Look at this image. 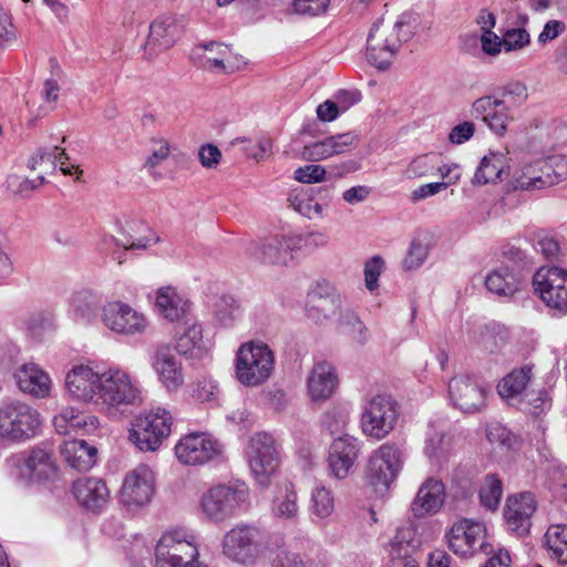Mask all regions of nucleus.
Returning <instances> with one entry per match:
<instances>
[{"instance_id": "5", "label": "nucleus", "mask_w": 567, "mask_h": 567, "mask_svg": "<svg viewBox=\"0 0 567 567\" xmlns=\"http://www.w3.org/2000/svg\"><path fill=\"white\" fill-rule=\"evenodd\" d=\"M249 498L245 483L219 484L209 488L200 498L203 513L212 520L224 522Z\"/></svg>"}, {"instance_id": "26", "label": "nucleus", "mask_w": 567, "mask_h": 567, "mask_svg": "<svg viewBox=\"0 0 567 567\" xmlns=\"http://www.w3.org/2000/svg\"><path fill=\"white\" fill-rule=\"evenodd\" d=\"M72 493L79 504L90 511H100L109 501L106 483L96 477H81L72 485Z\"/></svg>"}, {"instance_id": "60", "label": "nucleus", "mask_w": 567, "mask_h": 567, "mask_svg": "<svg viewBox=\"0 0 567 567\" xmlns=\"http://www.w3.org/2000/svg\"><path fill=\"white\" fill-rule=\"evenodd\" d=\"M426 256V246L417 239L412 240L409 252L403 261L404 268L410 270L420 267L425 260Z\"/></svg>"}, {"instance_id": "15", "label": "nucleus", "mask_w": 567, "mask_h": 567, "mask_svg": "<svg viewBox=\"0 0 567 567\" xmlns=\"http://www.w3.org/2000/svg\"><path fill=\"white\" fill-rule=\"evenodd\" d=\"M260 532L256 527L239 525L224 535L223 554L233 561L247 564L259 553Z\"/></svg>"}, {"instance_id": "40", "label": "nucleus", "mask_w": 567, "mask_h": 567, "mask_svg": "<svg viewBox=\"0 0 567 567\" xmlns=\"http://www.w3.org/2000/svg\"><path fill=\"white\" fill-rule=\"evenodd\" d=\"M544 546L550 559L567 565V524L550 525L544 535Z\"/></svg>"}, {"instance_id": "43", "label": "nucleus", "mask_w": 567, "mask_h": 567, "mask_svg": "<svg viewBox=\"0 0 567 567\" xmlns=\"http://www.w3.org/2000/svg\"><path fill=\"white\" fill-rule=\"evenodd\" d=\"M99 303L100 300L95 293L90 289H81L72 295L70 311L74 319L89 321L94 316Z\"/></svg>"}, {"instance_id": "7", "label": "nucleus", "mask_w": 567, "mask_h": 567, "mask_svg": "<svg viewBox=\"0 0 567 567\" xmlns=\"http://www.w3.org/2000/svg\"><path fill=\"white\" fill-rule=\"evenodd\" d=\"M246 456L258 484L267 486L279 467V452L275 439L265 432L255 433L247 445Z\"/></svg>"}, {"instance_id": "9", "label": "nucleus", "mask_w": 567, "mask_h": 567, "mask_svg": "<svg viewBox=\"0 0 567 567\" xmlns=\"http://www.w3.org/2000/svg\"><path fill=\"white\" fill-rule=\"evenodd\" d=\"M177 460L185 465L200 466L218 461L224 455V445L210 434L193 432L184 435L175 445Z\"/></svg>"}, {"instance_id": "49", "label": "nucleus", "mask_w": 567, "mask_h": 567, "mask_svg": "<svg viewBox=\"0 0 567 567\" xmlns=\"http://www.w3.org/2000/svg\"><path fill=\"white\" fill-rule=\"evenodd\" d=\"M312 514L320 518L329 517L334 509V498L332 492L324 486H317L311 493Z\"/></svg>"}, {"instance_id": "38", "label": "nucleus", "mask_w": 567, "mask_h": 567, "mask_svg": "<svg viewBox=\"0 0 567 567\" xmlns=\"http://www.w3.org/2000/svg\"><path fill=\"white\" fill-rule=\"evenodd\" d=\"M523 174L533 177L567 176V156L555 154L542 157L524 166Z\"/></svg>"}, {"instance_id": "33", "label": "nucleus", "mask_w": 567, "mask_h": 567, "mask_svg": "<svg viewBox=\"0 0 567 567\" xmlns=\"http://www.w3.org/2000/svg\"><path fill=\"white\" fill-rule=\"evenodd\" d=\"M14 378L19 389L35 398H45L50 393L51 380L49 375L35 364H23Z\"/></svg>"}, {"instance_id": "51", "label": "nucleus", "mask_w": 567, "mask_h": 567, "mask_svg": "<svg viewBox=\"0 0 567 567\" xmlns=\"http://www.w3.org/2000/svg\"><path fill=\"white\" fill-rule=\"evenodd\" d=\"M340 327L344 333L351 334L359 342L367 340V328L362 321L351 311L340 316Z\"/></svg>"}, {"instance_id": "22", "label": "nucleus", "mask_w": 567, "mask_h": 567, "mask_svg": "<svg viewBox=\"0 0 567 567\" xmlns=\"http://www.w3.org/2000/svg\"><path fill=\"white\" fill-rule=\"evenodd\" d=\"M340 307L339 295L327 282L318 284L307 296L306 312L316 322L333 318L339 312Z\"/></svg>"}, {"instance_id": "64", "label": "nucleus", "mask_w": 567, "mask_h": 567, "mask_svg": "<svg viewBox=\"0 0 567 567\" xmlns=\"http://www.w3.org/2000/svg\"><path fill=\"white\" fill-rule=\"evenodd\" d=\"M567 30L566 23L561 20H549L545 23L543 31L538 34L537 42L546 44Z\"/></svg>"}, {"instance_id": "1", "label": "nucleus", "mask_w": 567, "mask_h": 567, "mask_svg": "<svg viewBox=\"0 0 567 567\" xmlns=\"http://www.w3.org/2000/svg\"><path fill=\"white\" fill-rule=\"evenodd\" d=\"M40 412L28 403L14 401L0 406V440L24 443L34 439L41 430Z\"/></svg>"}, {"instance_id": "11", "label": "nucleus", "mask_w": 567, "mask_h": 567, "mask_svg": "<svg viewBox=\"0 0 567 567\" xmlns=\"http://www.w3.org/2000/svg\"><path fill=\"white\" fill-rule=\"evenodd\" d=\"M140 400V390L125 371L110 369L102 373L100 391L95 401L96 405L117 408L135 404Z\"/></svg>"}, {"instance_id": "44", "label": "nucleus", "mask_w": 567, "mask_h": 567, "mask_svg": "<svg viewBox=\"0 0 567 567\" xmlns=\"http://www.w3.org/2000/svg\"><path fill=\"white\" fill-rule=\"evenodd\" d=\"M502 175H509L507 156L499 152H489L481 159L474 177H502Z\"/></svg>"}, {"instance_id": "30", "label": "nucleus", "mask_w": 567, "mask_h": 567, "mask_svg": "<svg viewBox=\"0 0 567 567\" xmlns=\"http://www.w3.org/2000/svg\"><path fill=\"white\" fill-rule=\"evenodd\" d=\"M338 385L334 368L327 361L313 365L308 378V393L312 401L329 399Z\"/></svg>"}, {"instance_id": "37", "label": "nucleus", "mask_w": 567, "mask_h": 567, "mask_svg": "<svg viewBox=\"0 0 567 567\" xmlns=\"http://www.w3.org/2000/svg\"><path fill=\"white\" fill-rule=\"evenodd\" d=\"M175 349L184 357H200L206 350L202 326L198 323L178 326L175 331Z\"/></svg>"}, {"instance_id": "52", "label": "nucleus", "mask_w": 567, "mask_h": 567, "mask_svg": "<svg viewBox=\"0 0 567 567\" xmlns=\"http://www.w3.org/2000/svg\"><path fill=\"white\" fill-rule=\"evenodd\" d=\"M501 96L513 105H522L528 99V90L524 82L512 80L501 87Z\"/></svg>"}, {"instance_id": "21", "label": "nucleus", "mask_w": 567, "mask_h": 567, "mask_svg": "<svg viewBox=\"0 0 567 567\" xmlns=\"http://www.w3.org/2000/svg\"><path fill=\"white\" fill-rule=\"evenodd\" d=\"M537 508L533 493L524 492L508 496L504 508V518L509 529L525 535L532 526L530 518Z\"/></svg>"}, {"instance_id": "14", "label": "nucleus", "mask_w": 567, "mask_h": 567, "mask_svg": "<svg viewBox=\"0 0 567 567\" xmlns=\"http://www.w3.org/2000/svg\"><path fill=\"white\" fill-rule=\"evenodd\" d=\"M155 493V474L146 464H140L130 471L123 481L120 501L127 508L147 505Z\"/></svg>"}, {"instance_id": "28", "label": "nucleus", "mask_w": 567, "mask_h": 567, "mask_svg": "<svg viewBox=\"0 0 567 567\" xmlns=\"http://www.w3.org/2000/svg\"><path fill=\"white\" fill-rule=\"evenodd\" d=\"M53 425L56 432L63 435L71 432L91 434L99 429L100 422L95 415L85 414L72 406H65L53 417Z\"/></svg>"}, {"instance_id": "32", "label": "nucleus", "mask_w": 567, "mask_h": 567, "mask_svg": "<svg viewBox=\"0 0 567 567\" xmlns=\"http://www.w3.org/2000/svg\"><path fill=\"white\" fill-rule=\"evenodd\" d=\"M535 365L526 363L513 369L497 384L498 394L508 403L519 399L533 380Z\"/></svg>"}, {"instance_id": "23", "label": "nucleus", "mask_w": 567, "mask_h": 567, "mask_svg": "<svg viewBox=\"0 0 567 567\" xmlns=\"http://www.w3.org/2000/svg\"><path fill=\"white\" fill-rule=\"evenodd\" d=\"M28 167L31 171L39 169L38 177H44L45 174H54L55 169L63 175H76L78 177L83 174L79 165L70 162L65 150L54 146L52 150H38L29 159Z\"/></svg>"}, {"instance_id": "50", "label": "nucleus", "mask_w": 567, "mask_h": 567, "mask_svg": "<svg viewBox=\"0 0 567 567\" xmlns=\"http://www.w3.org/2000/svg\"><path fill=\"white\" fill-rule=\"evenodd\" d=\"M237 143L243 144L240 150L246 154V156L256 161L266 158L271 152V141L269 138H259L256 141L249 138H237L233 142V145Z\"/></svg>"}, {"instance_id": "58", "label": "nucleus", "mask_w": 567, "mask_h": 567, "mask_svg": "<svg viewBox=\"0 0 567 567\" xmlns=\"http://www.w3.org/2000/svg\"><path fill=\"white\" fill-rule=\"evenodd\" d=\"M292 240L297 246V251L305 250L307 252H310L319 247H323L328 244V237L322 233L292 235Z\"/></svg>"}, {"instance_id": "20", "label": "nucleus", "mask_w": 567, "mask_h": 567, "mask_svg": "<svg viewBox=\"0 0 567 567\" xmlns=\"http://www.w3.org/2000/svg\"><path fill=\"white\" fill-rule=\"evenodd\" d=\"M297 246L292 235L275 234L265 237L251 247L250 254L260 262L270 265H288L295 257Z\"/></svg>"}, {"instance_id": "6", "label": "nucleus", "mask_w": 567, "mask_h": 567, "mask_svg": "<svg viewBox=\"0 0 567 567\" xmlns=\"http://www.w3.org/2000/svg\"><path fill=\"white\" fill-rule=\"evenodd\" d=\"M398 419V402L391 395L377 394L365 404L360 423L364 435L380 441L393 431Z\"/></svg>"}, {"instance_id": "13", "label": "nucleus", "mask_w": 567, "mask_h": 567, "mask_svg": "<svg viewBox=\"0 0 567 567\" xmlns=\"http://www.w3.org/2000/svg\"><path fill=\"white\" fill-rule=\"evenodd\" d=\"M447 391L453 405L463 413H477L487 405L488 389L468 374L453 377L449 382Z\"/></svg>"}, {"instance_id": "16", "label": "nucleus", "mask_w": 567, "mask_h": 567, "mask_svg": "<svg viewBox=\"0 0 567 567\" xmlns=\"http://www.w3.org/2000/svg\"><path fill=\"white\" fill-rule=\"evenodd\" d=\"M103 322L110 330L126 336L143 333L148 326L143 313L121 301L104 306Z\"/></svg>"}, {"instance_id": "10", "label": "nucleus", "mask_w": 567, "mask_h": 567, "mask_svg": "<svg viewBox=\"0 0 567 567\" xmlns=\"http://www.w3.org/2000/svg\"><path fill=\"white\" fill-rule=\"evenodd\" d=\"M487 529L484 523L468 518L455 522L445 533L449 548L460 557H472L478 550L487 553Z\"/></svg>"}, {"instance_id": "39", "label": "nucleus", "mask_w": 567, "mask_h": 567, "mask_svg": "<svg viewBox=\"0 0 567 567\" xmlns=\"http://www.w3.org/2000/svg\"><path fill=\"white\" fill-rule=\"evenodd\" d=\"M156 307L169 321H178L185 316L188 302L174 288L166 287L157 291Z\"/></svg>"}, {"instance_id": "31", "label": "nucleus", "mask_w": 567, "mask_h": 567, "mask_svg": "<svg viewBox=\"0 0 567 567\" xmlns=\"http://www.w3.org/2000/svg\"><path fill=\"white\" fill-rule=\"evenodd\" d=\"M154 368L168 390H175L184 383L182 364L168 346H162L156 350Z\"/></svg>"}, {"instance_id": "17", "label": "nucleus", "mask_w": 567, "mask_h": 567, "mask_svg": "<svg viewBox=\"0 0 567 567\" xmlns=\"http://www.w3.org/2000/svg\"><path fill=\"white\" fill-rule=\"evenodd\" d=\"M400 42L394 29L389 31L378 21L372 25L367 39V59L375 68L385 70L392 63Z\"/></svg>"}, {"instance_id": "19", "label": "nucleus", "mask_w": 567, "mask_h": 567, "mask_svg": "<svg viewBox=\"0 0 567 567\" xmlns=\"http://www.w3.org/2000/svg\"><path fill=\"white\" fill-rule=\"evenodd\" d=\"M360 449L359 440L351 435L344 434L334 439L328 453L330 474L338 480L348 477L359 457Z\"/></svg>"}, {"instance_id": "53", "label": "nucleus", "mask_w": 567, "mask_h": 567, "mask_svg": "<svg viewBox=\"0 0 567 567\" xmlns=\"http://www.w3.org/2000/svg\"><path fill=\"white\" fill-rule=\"evenodd\" d=\"M486 437L489 443L505 447H512L516 443V436L499 423H492L487 426Z\"/></svg>"}, {"instance_id": "18", "label": "nucleus", "mask_w": 567, "mask_h": 567, "mask_svg": "<svg viewBox=\"0 0 567 567\" xmlns=\"http://www.w3.org/2000/svg\"><path fill=\"white\" fill-rule=\"evenodd\" d=\"M184 33V24L173 16H161L150 24L145 50L158 55L173 48Z\"/></svg>"}, {"instance_id": "56", "label": "nucleus", "mask_w": 567, "mask_h": 567, "mask_svg": "<svg viewBox=\"0 0 567 567\" xmlns=\"http://www.w3.org/2000/svg\"><path fill=\"white\" fill-rule=\"evenodd\" d=\"M151 142L153 144V150L151 155H148V157L145 161V166L156 167L168 158V156L172 153V147L169 142L164 137H153Z\"/></svg>"}, {"instance_id": "2", "label": "nucleus", "mask_w": 567, "mask_h": 567, "mask_svg": "<svg viewBox=\"0 0 567 567\" xmlns=\"http://www.w3.org/2000/svg\"><path fill=\"white\" fill-rule=\"evenodd\" d=\"M173 416L163 408L138 414L132 422L128 441L142 452H155L172 432Z\"/></svg>"}, {"instance_id": "34", "label": "nucleus", "mask_w": 567, "mask_h": 567, "mask_svg": "<svg viewBox=\"0 0 567 567\" xmlns=\"http://www.w3.org/2000/svg\"><path fill=\"white\" fill-rule=\"evenodd\" d=\"M422 540L417 529L411 523H405L396 528V533L390 540L389 554L393 559H413L412 555L421 547Z\"/></svg>"}, {"instance_id": "54", "label": "nucleus", "mask_w": 567, "mask_h": 567, "mask_svg": "<svg viewBox=\"0 0 567 567\" xmlns=\"http://www.w3.org/2000/svg\"><path fill=\"white\" fill-rule=\"evenodd\" d=\"M529 33L522 28L507 30L503 38L502 43L506 52L520 50L529 44Z\"/></svg>"}, {"instance_id": "62", "label": "nucleus", "mask_w": 567, "mask_h": 567, "mask_svg": "<svg viewBox=\"0 0 567 567\" xmlns=\"http://www.w3.org/2000/svg\"><path fill=\"white\" fill-rule=\"evenodd\" d=\"M220 159L221 152L216 145L206 143L199 147L198 161L203 167L214 168L220 163Z\"/></svg>"}, {"instance_id": "24", "label": "nucleus", "mask_w": 567, "mask_h": 567, "mask_svg": "<svg viewBox=\"0 0 567 567\" xmlns=\"http://www.w3.org/2000/svg\"><path fill=\"white\" fill-rule=\"evenodd\" d=\"M102 374L91 367L80 364L73 367L65 377V385L70 394L80 401L95 404Z\"/></svg>"}, {"instance_id": "46", "label": "nucleus", "mask_w": 567, "mask_h": 567, "mask_svg": "<svg viewBox=\"0 0 567 567\" xmlns=\"http://www.w3.org/2000/svg\"><path fill=\"white\" fill-rule=\"evenodd\" d=\"M19 466H23L30 475L41 476L52 467L51 455L41 447H33L28 455L18 458Z\"/></svg>"}, {"instance_id": "8", "label": "nucleus", "mask_w": 567, "mask_h": 567, "mask_svg": "<svg viewBox=\"0 0 567 567\" xmlns=\"http://www.w3.org/2000/svg\"><path fill=\"white\" fill-rule=\"evenodd\" d=\"M402 451L386 442L372 452L367 465V480L375 491H388L402 468Z\"/></svg>"}, {"instance_id": "48", "label": "nucleus", "mask_w": 567, "mask_h": 567, "mask_svg": "<svg viewBox=\"0 0 567 567\" xmlns=\"http://www.w3.org/2000/svg\"><path fill=\"white\" fill-rule=\"evenodd\" d=\"M45 179H6L0 189L6 196L12 198H24L32 192L39 189Z\"/></svg>"}, {"instance_id": "36", "label": "nucleus", "mask_w": 567, "mask_h": 567, "mask_svg": "<svg viewBox=\"0 0 567 567\" xmlns=\"http://www.w3.org/2000/svg\"><path fill=\"white\" fill-rule=\"evenodd\" d=\"M303 183L289 193L288 200L295 210L308 218H321L322 206L313 197V187L310 184L320 183L323 179H297Z\"/></svg>"}, {"instance_id": "35", "label": "nucleus", "mask_w": 567, "mask_h": 567, "mask_svg": "<svg viewBox=\"0 0 567 567\" xmlns=\"http://www.w3.org/2000/svg\"><path fill=\"white\" fill-rule=\"evenodd\" d=\"M60 452L72 468L81 472L89 471L96 463L97 449L84 440L65 441Z\"/></svg>"}, {"instance_id": "47", "label": "nucleus", "mask_w": 567, "mask_h": 567, "mask_svg": "<svg viewBox=\"0 0 567 567\" xmlns=\"http://www.w3.org/2000/svg\"><path fill=\"white\" fill-rule=\"evenodd\" d=\"M25 333L32 340H43L53 329V315L38 311L25 320Z\"/></svg>"}, {"instance_id": "27", "label": "nucleus", "mask_w": 567, "mask_h": 567, "mask_svg": "<svg viewBox=\"0 0 567 567\" xmlns=\"http://www.w3.org/2000/svg\"><path fill=\"white\" fill-rule=\"evenodd\" d=\"M409 172L414 177H453L461 176V169L457 164L447 161L441 153H429L415 157L410 166Z\"/></svg>"}, {"instance_id": "12", "label": "nucleus", "mask_w": 567, "mask_h": 567, "mask_svg": "<svg viewBox=\"0 0 567 567\" xmlns=\"http://www.w3.org/2000/svg\"><path fill=\"white\" fill-rule=\"evenodd\" d=\"M533 287L547 308L567 315V271L558 267H542L533 277Z\"/></svg>"}, {"instance_id": "29", "label": "nucleus", "mask_w": 567, "mask_h": 567, "mask_svg": "<svg viewBox=\"0 0 567 567\" xmlns=\"http://www.w3.org/2000/svg\"><path fill=\"white\" fill-rule=\"evenodd\" d=\"M445 499V486L442 481L430 477L419 488L412 503L415 516L435 514L440 511Z\"/></svg>"}, {"instance_id": "63", "label": "nucleus", "mask_w": 567, "mask_h": 567, "mask_svg": "<svg viewBox=\"0 0 567 567\" xmlns=\"http://www.w3.org/2000/svg\"><path fill=\"white\" fill-rule=\"evenodd\" d=\"M17 39L16 28L12 24L10 14L0 8V45L9 47Z\"/></svg>"}, {"instance_id": "42", "label": "nucleus", "mask_w": 567, "mask_h": 567, "mask_svg": "<svg viewBox=\"0 0 567 567\" xmlns=\"http://www.w3.org/2000/svg\"><path fill=\"white\" fill-rule=\"evenodd\" d=\"M271 511L275 517L282 520L297 518L299 513L298 496L292 485H285L284 491L275 497Z\"/></svg>"}, {"instance_id": "59", "label": "nucleus", "mask_w": 567, "mask_h": 567, "mask_svg": "<svg viewBox=\"0 0 567 567\" xmlns=\"http://www.w3.org/2000/svg\"><path fill=\"white\" fill-rule=\"evenodd\" d=\"M384 268V261L380 256H374L364 265V282L365 287L373 291L378 288L379 277Z\"/></svg>"}, {"instance_id": "57", "label": "nucleus", "mask_w": 567, "mask_h": 567, "mask_svg": "<svg viewBox=\"0 0 567 567\" xmlns=\"http://www.w3.org/2000/svg\"><path fill=\"white\" fill-rule=\"evenodd\" d=\"M329 4L330 0H295L292 10L300 16L317 17L324 13Z\"/></svg>"}, {"instance_id": "25", "label": "nucleus", "mask_w": 567, "mask_h": 567, "mask_svg": "<svg viewBox=\"0 0 567 567\" xmlns=\"http://www.w3.org/2000/svg\"><path fill=\"white\" fill-rule=\"evenodd\" d=\"M472 113L476 117L481 116L491 131L499 136L506 133L508 123L512 121L505 100L491 95L476 99L472 104Z\"/></svg>"}, {"instance_id": "41", "label": "nucleus", "mask_w": 567, "mask_h": 567, "mask_svg": "<svg viewBox=\"0 0 567 567\" xmlns=\"http://www.w3.org/2000/svg\"><path fill=\"white\" fill-rule=\"evenodd\" d=\"M519 285V278L508 267L489 272L485 279L487 290L501 297H512Z\"/></svg>"}, {"instance_id": "3", "label": "nucleus", "mask_w": 567, "mask_h": 567, "mask_svg": "<svg viewBox=\"0 0 567 567\" xmlns=\"http://www.w3.org/2000/svg\"><path fill=\"white\" fill-rule=\"evenodd\" d=\"M275 358L265 343L247 342L236 354V375L240 383L257 386L269 379L274 371Z\"/></svg>"}, {"instance_id": "45", "label": "nucleus", "mask_w": 567, "mask_h": 567, "mask_svg": "<svg viewBox=\"0 0 567 567\" xmlns=\"http://www.w3.org/2000/svg\"><path fill=\"white\" fill-rule=\"evenodd\" d=\"M503 495V483L496 474L485 476L480 487L481 504L488 511H495L499 506Z\"/></svg>"}, {"instance_id": "4", "label": "nucleus", "mask_w": 567, "mask_h": 567, "mask_svg": "<svg viewBox=\"0 0 567 567\" xmlns=\"http://www.w3.org/2000/svg\"><path fill=\"white\" fill-rule=\"evenodd\" d=\"M196 537L182 529L165 533L155 548L158 567H192L198 561Z\"/></svg>"}, {"instance_id": "55", "label": "nucleus", "mask_w": 567, "mask_h": 567, "mask_svg": "<svg viewBox=\"0 0 567 567\" xmlns=\"http://www.w3.org/2000/svg\"><path fill=\"white\" fill-rule=\"evenodd\" d=\"M220 50H223V61H215L220 65V72L226 74L234 73L247 64L246 59L243 55L235 53L229 45L223 43Z\"/></svg>"}, {"instance_id": "61", "label": "nucleus", "mask_w": 567, "mask_h": 567, "mask_svg": "<svg viewBox=\"0 0 567 567\" xmlns=\"http://www.w3.org/2000/svg\"><path fill=\"white\" fill-rule=\"evenodd\" d=\"M303 154L310 157L312 161H320L334 155L336 148H333L331 138L327 137L321 142H317L309 146H306Z\"/></svg>"}]
</instances>
